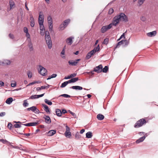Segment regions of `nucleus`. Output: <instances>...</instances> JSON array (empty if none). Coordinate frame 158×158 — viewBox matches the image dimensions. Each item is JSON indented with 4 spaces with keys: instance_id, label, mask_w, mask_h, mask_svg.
Segmentation results:
<instances>
[{
    "instance_id": "obj_1",
    "label": "nucleus",
    "mask_w": 158,
    "mask_h": 158,
    "mask_svg": "<svg viewBox=\"0 0 158 158\" xmlns=\"http://www.w3.org/2000/svg\"><path fill=\"white\" fill-rule=\"evenodd\" d=\"M122 19L123 21L127 22L128 21L127 17L123 13H121L119 15L115 16L113 19L112 23H110L111 26H116L120 21Z\"/></svg>"
},
{
    "instance_id": "obj_2",
    "label": "nucleus",
    "mask_w": 158,
    "mask_h": 158,
    "mask_svg": "<svg viewBox=\"0 0 158 158\" xmlns=\"http://www.w3.org/2000/svg\"><path fill=\"white\" fill-rule=\"evenodd\" d=\"M45 34V40L46 44L48 48L50 49L52 47V42L49 32L48 31H46Z\"/></svg>"
},
{
    "instance_id": "obj_3",
    "label": "nucleus",
    "mask_w": 158,
    "mask_h": 158,
    "mask_svg": "<svg viewBox=\"0 0 158 158\" xmlns=\"http://www.w3.org/2000/svg\"><path fill=\"white\" fill-rule=\"evenodd\" d=\"M146 123V121L144 118H142L137 122L134 125L135 128H139L142 126Z\"/></svg>"
},
{
    "instance_id": "obj_4",
    "label": "nucleus",
    "mask_w": 158,
    "mask_h": 158,
    "mask_svg": "<svg viewBox=\"0 0 158 158\" xmlns=\"http://www.w3.org/2000/svg\"><path fill=\"white\" fill-rule=\"evenodd\" d=\"M111 25L110 24L108 25L103 26L101 29V31L102 33H104L108 30L110 29L112 27Z\"/></svg>"
},
{
    "instance_id": "obj_5",
    "label": "nucleus",
    "mask_w": 158,
    "mask_h": 158,
    "mask_svg": "<svg viewBox=\"0 0 158 158\" xmlns=\"http://www.w3.org/2000/svg\"><path fill=\"white\" fill-rule=\"evenodd\" d=\"M40 70H39V73L41 75L44 76L47 72V70L41 65L39 66Z\"/></svg>"
},
{
    "instance_id": "obj_6",
    "label": "nucleus",
    "mask_w": 158,
    "mask_h": 158,
    "mask_svg": "<svg viewBox=\"0 0 158 158\" xmlns=\"http://www.w3.org/2000/svg\"><path fill=\"white\" fill-rule=\"evenodd\" d=\"M103 67L102 64H100L98 66L94 68L93 71L95 72L98 73H100L102 72V69Z\"/></svg>"
},
{
    "instance_id": "obj_7",
    "label": "nucleus",
    "mask_w": 158,
    "mask_h": 158,
    "mask_svg": "<svg viewBox=\"0 0 158 158\" xmlns=\"http://www.w3.org/2000/svg\"><path fill=\"white\" fill-rule=\"evenodd\" d=\"M70 22V20L69 19H67L65 20L64 21V23L63 24H61L60 26V29L63 30L68 25V24Z\"/></svg>"
},
{
    "instance_id": "obj_8",
    "label": "nucleus",
    "mask_w": 158,
    "mask_h": 158,
    "mask_svg": "<svg viewBox=\"0 0 158 158\" xmlns=\"http://www.w3.org/2000/svg\"><path fill=\"white\" fill-rule=\"evenodd\" d=\"M43 118L44 119L45 122L46 123L49 124L51 123V118L48 116L44 115Z\"/></svg>"
},
{
    "instance_id": "obj_9",
    "label": "nucleus",
    "mask_w": 158,
    "mask_h": 158,
    "mask_svg": "<svg viewBox=\"0 0 158 158\" xmlns=\"http://www.w3.org/2000/svg\"><path fill=\"white\" fill-rule=\"evenodd\" d=\"M38 124H39V123L38 122H37L28 123L26 124H22V125L30 127L35 126L37 125Z\"/></svg>"
},
{
    "instance_id": "obj_10",
    "label": "nucleus",
    "mask_w": 158,
    "mask_h": 158,
    "mask_svg": "<svg viewBox=\"0 0 158 158\" xmlns=\"http://www.w3.org/2000/svg\"><path fill=\"white\" fill-rule=\"evenodd\" d=\"M73 37H70L66 39V42L69 45H71L73 43V39H74Z\"/></svg>"
},
{
    "instance_id": "obj_11",
    "label": "nucleus",
    "mask_w": 158,
    "mask_h": 158,
    "mask_svg": "<svg viewBox=\"0 0 158 158\" xmlns=\"http://www.w3.org/2000/svg\"><path fill=\"white\" fill-rule=\"evenodd\" d=\"M31 110L35 112L36 114H39L40 113V110L37 108L35 106H32L31 107Z\"/></svg>"
},
{
    "instance_id": "obj_12",
    "label": "nucleus",
    "mask_w": 158,
    "mask_h": 158,
    "mask_svg": "<svg viewBox=\"0 0 158 158\" xmlns=\"http://www.w3.org/2000/svg\"><path fill=\"white\" fill-rule=\"evenodd\" d=\"M42 106L44 108V110L48 113H50V110L48 106L44 104H42Z\"/></svg>"
},
{
    "instance_id": "obj_13",
    "label": "nucleus",
    "mask_w": 158,
    "mask_h": 158,
    "mask_svg": "<svg viewBox=\"0 0 158 158\" xmlns=\"http://www.w3.org/2000/svg\"><path fill=\"white\" fill-rule=\"evenodd\" d=\"M28 46L29 48V50L30 51H32L34 49L33 48V44L31 41V40H29L28 41Z\"/></svg>"
},
{
    "instance_id": "obj_14",
    "label": "nucleus",
    "mask_w": 158,
    "mask_h": 158,
    "mask_svg": "<svg viewBox=\"0 0 158 158\" xmlns=\"http://www.w3.org/2000/svg\"><path fill=\"white\" fill-rule=\"evenodd\" d=\"M30 20H31L30 25L31 27H33L34 26L35 24L34 18L32 15H30Z\"/></svg>"
},
{
    "instance_id": "obj_15",
    "label": "nucleus",
    "mask_w": 158,
    "mask_h": 158,
    "mask_svg": "<svg viewBox=\"0 0 158 158\" xmlns=\"http://www.w3.org/2000/svg\"><path fill=\"white\" fill-rule=\"evenodd\" d=\"M70 88L75 90H81L83 89V88L79 86H73L70 87Z\"/></svg>"
},
{
    "instance_id": "obj_16",
    "label": "nucleus",
    "mask_w": 158,
    "mask_h": 158,
    "mask_svg": "<svg viewBox=\"0 0 158 158\" xmlns=\"http://www.w3.org/2000/svg\"><path fill=\"white\" fill-rule=\"evenodd\" d=\"M146 136H144L140 138H139V139H137L136 141V143H139L140 142H143L144 139H145Z\"/></svg>"
},
{
    "instance_id": "obj_17",
    "label": "nucleus",
    "mask_w": 158,
    "mask_h": 158,
    "mask_svg": "<svg viewBox=\"0 0 158 158\" xmlns=\"http://www.w3.org/2000/svg\"><path fill=\"white\" fill-rule=\"evenodd\" d=\"M100 47L99 44H98L97 46L93 50L91 51V52L94 54L96 52L99 51Z\"/></svg>"
},
{
    "instance_id": "obj_18",
    "label": "nucleus",
    "mask_w": 158,
    "mask_h": 158,
    "mask_svg": "<svg viewBox=\"0 0 158 158\" xmlns=\"http://www.w3.org/2000/svg\"><path fill=\"white\" fill-rule=\"evenodd\" d=\"M69 65L72 66H75L77 63V61H73V60H69L68 62Z\"/></svg>"
},
{
    "instance_id": "obj_19",
    "label": "nucleus",
    "mask_w": 158,
    "mask_h": 158,
    "mask_svg": "<svg viewBox=\"0 0 158 158\" xmlns=\"http://www.w3.org/2000/svg\"><path fill=\"white\" fill-rule=\"evenodd\" d=\"M56 115L59 117L61 116L62 114V112L61 110L59 109H56Z\"/></svg>"
},
{
    "instance_id": "obj_20",
    "label": "nucleus",
    "mask_w": 158,
    "mask_h": 158,
    "mask_svg": "<svg viewBox=\"0 0 158 158\" xmlns=\"http://www.w3.org/2000/svg\"><path fill=\"white\" fill-rule=\"evenodd\" d=\"M39 23L40 25V30L41 31H44V28L43 25V23H42V21H40Z\"/></svg>"
},
{
    "instance_id": "obj_21",
    "label": "nucleus",
    "mask_w": 158,
    "mask_h": 158,
    "mask_svg": "<svg viewBox=\"0 0 158 158\" xmlns=\"http://www.w3.org/2000/svg\"><path fill=\"white\" fill-rule=\"evenodd\" d=\"M104 116L101 114H98L97 115V118L99 120H102L104 119Z\"/></svg>"
},
{
    "instance_id": "obj_22",
    "label": "nucleus",
    "mask_w": 158,
    "mask_h": 158,
    "mask_svg": "<svg viewBox=\"0 0 158 158\" xmlns=\"http://www.w3.org/2000/svg\"><path fill=\"white\" fill-rule=\"evenodd\" d=\"M156 34V31H153L152 32L148 33L147 35L149 37H152L153 36H155Z\"/></svg>"
},
{
    "instance_id": "obj_23",
    "label": "nucleus",
    "mask_w": 158,
    "mask_h": 158,
    "mask_svg": "<svg viewBox=\"0 0 158 158\" xmlns=\"http://www.w3.org/2000/svg\"><path fill=\"white\" fill-rule=\"evenodd\" d=\"M56 133V131L54 130H51L49 131L48 133V136H52L54 135Z\"/></svg>"
},
{
    "instance_id": "obj_24",
    "label": "nucleus",
    "mask_w": 158,
    "mask_h": 158,
    "mask_svg": "<svg viewBox=\"0 0 158 158\" xmlns=\"http://www.w3.org/2000/svg\"><path fill=\"white\" fill-rule=\"evenodd\" d=\"M41 15H43V13L42 12H40L39 13V23L40 22V21H41L42 22V23H44V18L42 17V18H41Z\"/></svg>"
},
{
    "instance_id": "obj_25",
    "label": "nucleus",
    "mask_w": 158,
    "mask_h": 158,
    "mask_svg": "<svg viewBox=\"0 0 158 158\" xmlns=\"http://www.w3.org/2000/svg\"><path fill=\"white\" fill-rule=\"evenodd\" d=\"M13 98L11 97H10L8 98L6 101V103L8 104H10L13 101Z\"/></svg>"
},
{
    "instance_id": "obj_26",
    "label": "nucleus",
    "mask_w": 158,
    "mask_h": 158,
    "mask_svg": "<svg viewBox=\"0 0 158 158\" xmlns=\"http://www.w3.org/2000/svg\"><path fill=\"white\" fill-rule=\"evenodd\" d=\"M94 55V53L91 52V51H90V52H89L87 54V55L86 57V59H89L92 56Z\"/></svg>"
},
{
    "instance_id": "obj_27",
    "label": "nucleus",
    "mask_w": 158,
    "mask_h": 158,
    "mask_svg": "<svg viewBox=\"0 0 158 158\" xmlns=\"http://www.w3.org/2000/svg\"><path fill=\"white\" fill-rule=\"evenodd\" d=\"M86 136L87 138H91L93 136L92 133L90 131L86 133Z\"/></svg>"
},
{
    "instance_id": "obj_28",
    "label": "nucleus",
    "mask_w": 158,
    "mask_h": 158,
    "mask_svg": "<svg viewBox=\"0 0 158 158\" xmlns=\"http://www.w3.org/2000/svg\"><path fill=\"white\" fill-rule=\"evenodd\" d=\"M64 134L66 137L69 138H70L71 136V132H65Z\"/></svg>"
},
{
    "instance_id": "obj_29",
    "label": "nucleus",
    "mask_w": 158,
    "mask_h": 158,
    "mask_svg": "<svg viewBox=\"0 0 158 158\" xmlns=\"http://www.w3.org/2000/svg\"><path fill=\"white\" fill-rule=\"evenodd\" d=\"M123 44L125 46L129 44V42L127 40H123Z\"/></svg>"
},
{
    "instance_id": "obj_30",
    "label": "nucleus",
    "mask_w": 158,
    "mask_h": 158,
    "mask_svg": "<svg viewBox=\"0 0 158 158\" xmlns=\"http://www.w3.org/2000/svg\"><path fill=\"white\" fill-rule=\"evenodd\" d=\"M108 70V68L107 66H106L104 68L102 69V71L103 73H106Z\"/></svg>"
},
{
    "instance_id": "obj_31",
    "label": "nucleus",
    "mask_w": 158,
    "mask_h": 158,
    "mask_svg": "<svg viewBox=\"0 0 158 158\" xmlns=\"http://www.w3.org/2000/svg\"><path fill=\"white\" fill-rule=\"evenodd\" d=\"M9 5L10 9H11L15 5L14 2L12 0L10 1H9Z\"/></svg>"
},
{
    "instance_id": "obj_32",
    "label": "nucleus",
    "mask_w": 158,
    "mask_h": 158,
    "mask_svg": "<svg viewBox=\"0 0 158 158\" xmlns=\"http://www.w3.org/2000/svg\"><path fill=\"white\" fill-rule=\"evenodd\" d=\"M81 136L79 135L78 132H77L76 134L75 135V138L76 139H79L81 138Z\"/></svg>"
},
{
    "instance_id": "obj_33",
    "label": "nucleus",
    "mask_w": 158,
    "mask_h": 158,
    "mask_svg": "<svg viewBox=\"0 0 158 158\" xmlns=\"http://www.w3.org/2000/svg\"><path fill=\"white\" fill-rule=\"evenodd\" d=\"M45 102L49 105H51L52 104V103L51 102L48 100L47 99H46L44 100Z\"/></svg>"
},
{
    "instance_id": "obj_34",
    "label": "nucleus",
    "mask_w": 158,
    "mask_h": 158,
    "mask_svg": "<svg viewBox=\"0 0 158 158\" xmlns=\"http://www.w3.org/2000/svg\"><path fill=\"white\" fill-rule=\"evenodd\" d=\"M29 104L27 103V100H25L23 101V105L24 107H26Z\"/></svg>"
},
{
    "instance_id": "obj_35",
    "label": "nucleus",
    "mask_w": 158,
    "mask_h": 158,
    "mask_svg": "<svg viewBox=\"0 0 158 158\" xmlns=\"http://www.w3.org/2000/svg\"><path fill=\"white\" fill-rule=\"evenodd\" d=\"M71 79L72 81V83H74L77 81L79 79L78 77H76L72 78Z\"/></svg>"
},
{
    "instance_id": "obj_36",
    "label": "nucleus",
    "mask_w": 158,
    "mask_h": 158,
    "mask_svg": "<svg viewBox=\"0 0 158 158\" xmlns=\"http://www.w3.org/2000/svg\"><path fill=\"white\" fill-rule=\"evenodd\" d=\"M37 95H32L29 98V99H37Z\"/></svg>"
},
{
    "instance_id": "obj_37",
    "label": "nucleus",
    "mask_w": 158,
    "mask_h": 158,
    "mask_svg": "<svg viewBox=\"0 0 158 158\" xmlns=\"http://www.w3.org/2000/svg\"><path fill=\"white\" fill-rule=\"evenodd\" d=\"M59 97H63L65 98H70L71 96L66 94H64L60 95Z\"/></svg>"
},
{
    "instance_id": "obj_38",
    "label": "nucleus",
    "mask_w": 158,
    "mask_h": 158,
    "mask_svg": "<svg viewBox=\"0 0 158 158\" xmlns=\"http://www.w3.org/2000/svg\"><path fill=\"white\" fill-rule=\"evenodd\" d=\"M108 41L109 39L107 38H105L104 40L103 44L107 45L108 43Z\"/></svg>"
},
{
    "instance_id": "obj_39",
    "label": "nucleus",
    "mask_w": 158,
    "mask_h": 158,
    "mask_svg": "<svg viewBox=\"0 0 158 158\" xmlns=\"http://www.w3.org/2000/svg\"><path fill=\"white\" fill-rule=\"evenodd\" d=\"M68 85L66 81H65L63 83L61 86H60V87L61 88H64V87H65V86H66L67 85Z\"/></svg>"
},
{
    "instance_id": "obj_40",
    "label": "nucleus",
    "mask_w": 158,
    "mask_h": 158,
    "mask_svg": "<svg viewBox=\"0 0 158 158\" xmlns=\"http://www.w3.org/2000/svg\"><path fill=\"white\" fill-rule=\"evenodd\" d=\"M5 64L9 65L10 64V61L9 60H6L4 61V63Z\"/></svg>"
},
{
    "instance_id": "obj_41",
    "label": "nucleus",
    "mask_w": 158,
    "mask_h": 158,
    "mask_svg": "<svg viewBox=\"0 0 158 158\" xmlns=\"http://www.w3.org/2000/svg\"><path fill=\"white\" fill-rule=\"evenodd\" d=\"M14 127L15 128H20L21 127V125L18 123L14 125Z\"/></svg>"
},
{
    "instance_id": "obj_42",
    "label": "nucleus",
    "mask_w": 158,
    "mask_h": 158,
    "mask_svg": "<svg viewBox=\"0 0 158 158\" xmlns=\"http://www.w3.org/2000/svg\"><path fill=\"white\" fill-rule=\"evenodd\" d=\"M27 75L28 77L29 78H31L32 77V74L31 72L29 71L27 73Z\"/></svg>"
},
{
    "instance_id": "obj_43",
    "label": "nucleus",
    "mask_w": 158,
    "mask_h": 158,
    "mask_svg": "<svg viewBox=\"0 0 158 158\" xmlns=\"http://www.w3.org/2000/svg\"><path fill=\"white\" fill-rule=\"evenodd\" d=\"M114 11V10L112 8H110L109 10L108 13L109 14L111 15L113 13Z\"/></svg>"
},
{
    "instance_id": "obj_44",
    "label": "nucleus",
    "mask_w": 158,
    "mask_h": 158,
    "mask_svg": "<svg viewBox=\"0 0 158 158\" xmlns=\"http://www.w3.org/2000/svg\"><path fill=\"white\" fill-rule=\"evenodd\" d=\"M144 1L145 0H139L138 3L139 5L140 6L142 5Z\"/></svg>"
},
{
    "instance_id": "obj_45",
    "label": "nucleus",
    "mask_w": 158,
    "mask_h": 158,
    "mask_svg": "<svg viewBox=\"0 0 158 158\" xmlns=\"http://www.w3.org/2000/svg\"><path fill=\"white\" fill-rule=\"evenodd\" d=\"M0 142H2L3 143H6L8 142L6 140H4L3 139H0Z\"/></svg>"
},
{
    "instance_id": "obj_46",
    "label": "nucleus",
    "mask_w": 158,
    "mask_h": 158,
    "mask_svg": "<svg viewBox=\"0 0 158 158\" xmlns=\"http://www.w3.org/2000/svg\"><path fill=\"white\" fill-rule=\"evenodd\" d=\"M69 113L75 118H76L77 116L76 114L73 112H72L70 110H69Z\"/></svg>"
},
{
    "instance_id": "obj_47",
    "label": "nucleus",
    "mask_w": 158,
    "mask_h": 158,
    "mask_svg": "<svg viewBox=\"0 0 158 158\" xmlns=\"http://www.w3.org/2000/svg\"><path fill=\"white\" fill-rule=\"evenodd\" d=\"M12 124L11 123H8L7 127L9 129H10L11 128V127H12Z\"/></svg>"
},
{
    "instance_id": "obj_48",
    "label": "nucleus",
    "mask_w": 158,
    "mask_h": 158,
    "mask_svg": "<svg viewBox=\"0 0 158 158\" xmlns=\"http://www.w3.org/2000/svg\"><path fill=\"white\" fill-rule=\"evenodd\" d=\"M24 31L25 33L28 32V29L27 27H25L23 28Z\"/></svg>"
},
{
    "instance_id": "obj_49",
    "label": "nucleus",
    "mask_w": 158,
    "mask_h": 158,
    "mask_svg": "<svg viewBox=\"0 0 158 158\" xmlns=\"http://www.w3.org/2000/svg\"><path fill=\"white\" fill-rule=\"evenodd\" d=\"M123 40H122L121 41H119L118 42L117 44V45L116 46V47H117V46L119 45H121L122 44H123Z\"/></svg>"
},
{
    "instance_id": "obj_50",
    "label": "nucleus",
    "mask_w": 158,
    "mask_h": 158,
    "mask_svg": "<svg viewBox=\"0 0 158 158\" xmlns=\"http://www.w3.org/2000/svg\"><path fill=\"white\" fill-rule=\"evenodd\" d=\"M47 19H48V22H49V21H52V18L51 16H49L48 17Z\"/></svg>"
},
{
    "instance_id": "obj_51",
    "label": "nucleus",
    "mask_w": 158,
    "mask_h": 158,
    "mask_svg": "<svg viewBox=\"0 0 158 158\" xmlns=\"http://www.w3.org/2000/svg\"><path fill=\"white\" fill-rule=\"evenodd\" d=\"M19 133L20 134H21V135H25V136H29L30 135V133H25V134H23V133Z\"/></svg>"
},
{
    "instance_id": "obj_52",
    "label": "nucleus",
    "mask_w": 158,
    "mask_h": 158,
    "mask_svg": "<svg viewBox=\"0 0 158 158\" xmlns=\"http://www.w3.org/2000/svg\"><path fill=\"white\" fill-rule=\"evenodd\" d=\"M52 28H53L52 25H49V31H52Z\"/></svg>"
},
{
    "instance_id": "obj_53",
    "label": "nucleus",
    "mask_w": 158,
    "mask_h": 158,
    "mask_svg": "<svg viewBox=\"0 0 158 158\" xmlns=\"http://www.w3.org/2000/svg\"><path fill=\"white\" fill-rule=\"evenodd\" d=\"M6 114V113L5 112H2L0 113V116L3 117Z\"/></svg>"
},
{
    "instance_id": "obj_54",
    "label": "nucleus",
    "mask_w": 158,
    "mask_h": 158,
    "mask_svg": "<svg viewBox=\"0 0 158 158\" xmlns=\"http://www.w3.org/2000/svg\"><path fill=\"white\" fill-rule=\"evenodd\" d=\"M77 75V73H74L73 74H71L70 75L71 78H73L74 77H76Z\"/></svg>"
},
{
    "instance_id": "obj_55",
    "label": "nucleus",
    "mask_w": 158,
    "mask_h": 158,
    "mask_svg": "<svg viewBox=\"0 0 158 158\" xmlns=\"http://www.w3.org/2000/svg\"><path fill=\"white\" fill-rule=\"evenodd\" d=\"M93 70L92 71H90L89 72H87V73L89 75H93L94 74V73Z\"/></svg>"
},
{
    "instance_id": "obj_56",
    "label": "nucleus",
    "mask_w": 158,
    "mask_h": 158,
    "mask_svg": "<svg viewBox=\"0 0 158 158\" xmlns=\"http://www.w3.org/2000/svg\"><path fill=\"white\" fill-rule=\"evenodd\" d=\"M26 33V36L27 37V38L29 39V40L30 39V34L28 32Z\"/></svg>"
},
{
    "instance_id": "obj_57",
    "label": "nucleus",
    "mask_w": 158,
    "mask_h": 158,
    "mask_svg": "<svg viewBox=\"0 0 158 158\" xmlns=\"http://www.w3.org/2000/svg\"><path fill=\"white\" fill-rule=\"evenodd\" d=\"M9 36L11 39H13L14 38V36L12 34H10L9 35Z\"/></svg>"
},
{
    "instance_id": "obj_58",
    "label": "nucleus",
    "mask_w": 158,
    "mask_h": 158,
    "mask_svg": "<svg viewBox=\"0 0 158 158\" xmlns=\"http://www.w3.org/2000/svg\"><path fill=\"white\" fill-rule=\"evenodd\" d=\"M16 85V82H15V83H11V86L12 87H15Z\"/></svg>"
},
{
    "instance_id": "obj_59",
    "label": "nucleus",
    "mask_w": 158,
    "mask_h": 158,
    "mask_svg": "<svg viewBox=\"0 0 158 158\" xmlns=\"http://www.w3.org/2000/svg\"><path fill=\"white\" fill-rule=\"evenodd\" d=\"M146 20V18L144 16H142L141 18V20L143 21H145Z\"/></svg>"
},
{
    "instance_id": "obj_60",
    "label": "nucleus",
    "mask_w": 158,
    "mask_h": 158,
    "mask_svg": "<svg viewBox=\"0 0 158 158\" xmlns=\"http://www.w3.org/2000/svg\"><path fill=\"white\" fill-rule=\"evenodd\" d=\"M44 93L43 94H41L37 95V98H39L43 96L44 95Z\"/></svg>"
},
{
    "instance_id": "obj_61",
    "label": "nucleus",
    "mask_w": 158,
    "mask_h": 158,
    "mask_svg": "<svg viewBox=\"0 0 158 158\" xmlns=\"http://www.w3.org/2000/svg\"><path fill=\"white\" fill-rule=\"evenodd\" d=\"M4 85V82L1 81H0V87L3 86Z\"/></svg>"
},
{
    "instance_id": "obj_62",
    "label": "nucleus",
    "mask_w": 158,
    "mask_h": 158,
    "mask_svg": "<svg viewBox=\"0 0 158 158\" xmlns=\"http://www.w3.org/2000/svg\"><path fill=\"white\" fill-rule=\"evenodd\" d=\"M57 76V74H53L52 75H51V77L52 78H55Z\"/></svg>"
},
{
    "instance_id": "obj_63",
    "label": "nucleus",
    "mask_w": 158,
    "mask_h": 158,
    "mask_svg": "<svg viewBox=\"0 0 158 158\" xmlns=\"http://www.w3.org/2000/svg\"><path fill=\"white\" fill-rule=\"evenodd\" d=\"M85 129H81V130L80 131V134H82L83 133L85 132Z\"/></svg>"
},
{
    "instance_id": "obj_64",
    "label": "nucleus",
    "mask_w": 158,
    "mask_h": 158,
    "mask_svg": "<svg viewBox=\"0 0 158 158\" xmlns=\"http://www.w3.org/2000/svg\"><path fill=\"white\" fill-rule=\"evenodd\" d=\"M40 34L41 35L43 36L44 34V32L43 31H40Z\"/></svg>"
}]
</instances>
